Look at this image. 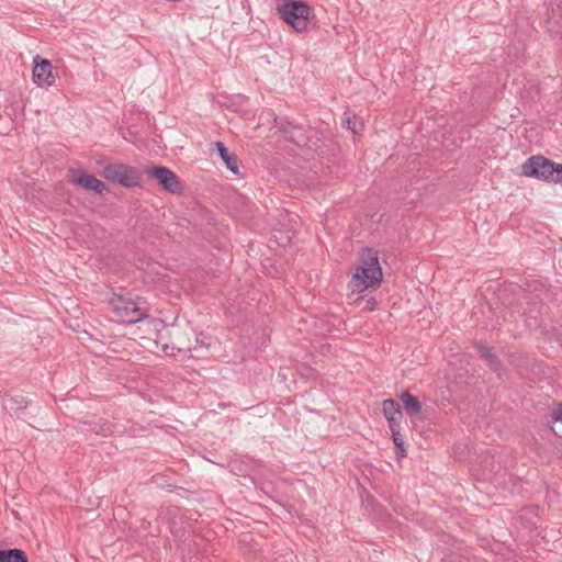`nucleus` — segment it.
<instances>
[{"mask_svg":"<svg viewBox=\"0 0 562 562\" xmlns=\"http://www.w3.org/2000/svg\"><path fill=\"white\" fill-rule=\"evenodd\" d=\"M382 269L380 267L378 252L371 248H366L355 268L350 289L352 292H362L370 286L382 281Z\"/></svg>","mask_w":562,"mask_h":562,"instance_id":"nucleus-1","label":"nucleus"},{"mask_svg":"<svg viewBox=\"0 0 562 562\" xmlns=\"http://www.w3.org/2000/svg\"><path fill=\"white\" fill-rule=\"evenodd\" d=\"M277 10L281 19L299 33L308 32L315 18L312 8L300 0H285Z\"/></svg>","mask_w":562,"mask_h":562,"instance_id":"nucleus-2","label":"nucleus"},{"mask_svg":"<svg viewBox=\"0 0 562 562\" xmlns=\"http://www.w3.org/2000/svg\"><path fill=\"white\" fill-rule=\"evenodd\" d=\"M522 175L538 180L562 183V164L541 155L529 157L521 166Z\"/></svg>","mask_w":562,"mask_h":562,"instance_id":"nucleus-3","label":"nucleus"},{"mask_svg":"<svg viewBox=\"0 0 562 562\" xmlns=\"http://www.w3.org/2000/svg\"><path fill=\"white\" fill-rule=\"evenodd\" d=\"M103 177L125 188L139 187L142 182L140 171L124 164H109L103 169Z\"/></svg>","mask_w":562,"mask_h":562,"instance_id":"nucleus-4","label":"nucleus"},{"mask_svg":"<svg viewBox=\"0 0 562 562\" xmlns=\"http://www.w3.org/2000/svg\"><path fill=\"white\" fill-rule=\"evenodd\" d=\"M111 305L114 314L125 324H136L148 317L147 310L132 299L115 296L111 300Z\"/></svg>","mask_w":562,"mask_h":562,"instance_id":"nucleus-5","label":"nucleus"},{"mask_svg":"<svg viewBox=\"0 0 562 562\" xmlns=\"http://www.w3.org/2000/svg\"><path fill=\"white\" fill-rule=\"evenodd\" d=\"M144 172L150 180H155L165 191L172 194L182 192V184L178 176L169 168L164 166L146 167Z\"/></svg>","mask_w":562,"mask_h":562,"instance_id":"nucleus-6","label":"nucleus"},{"mask_svg":"<svg viewBox=\"0 0 562 562\" xmlns=\"http://www.w3.org/2000/svg\"><path fill=\"white\" fill-rule=\"evenodd\" d=\"M32 72L33 81L40 88H48L55 82L52 63L40 55L33 57Z\"/></svg>","mask_w":562,"mask_h":562,"instance_id":"nucleus-7","label":"nucleus"},{"mask_svg":"<svg viewBox=\"0 0 562 562\" xmlns=\"http://www.w3.org/2000/svg\"><path fill=\"white\" fill-rule=\"evenodd\" d=\"M194 335L190 326L184 328L173 325L170 330L171 348L178 351H191L195 349V346L191 342V336Z\"/></svg>","mask_w":562,"mask_h":562,"instance_id":"nucleus-8","label":"nucleus"},{"mask_svg":"<svg viewBox=\"0 0 562 562\" xmlns=\"http://www.w3.org/2000/svg\"><path fill=\"white\" fill-rule=\"evenodd\" d=\"M212 150L216 151L226 168L236 176H241L239 170V158L234 153H229L227 147L222 142L211 144Z\"/></svg>","mask_w":562,"mask_h":562,"instance_id":"nucleus-9","label":"nucleus"},{"mask_svg":"<svg viewBox=\"0 0 562 562\" xmlns=\"http://www.w3.org/2000/svg\"><path fill=\"white\" fill-rule=\"evenodd\" d=\"M382 411L390 429H394V426H401L403 415L398 403L392 398H387L382 403Z\"/></svg>","mask_w":562,"mask_h":562,"instance_id":"nucleus-10","label":"nucleus"},{"mask_svg":"<svg viewBox=\"0 0 562 562\" xmlns=\"http://www.w3.org/2000/svg\"><path fill=\"white\" fill-rule=\"evenodd\" d=\"M74 183L97 194H102L106 190L104 182L95 178L93 175L79 173L75 177Z\"/></svg>","mask_w":562,"mask_h":562,"instance_id":"nucleus-11","label":"nucleus"},{"mask_svg":"<svg viewBox=\"0 0 562 562\" xmlns=\"http://www.w3.org/2000/svg\"><path fill=\"white\" fill-rule=\"evenodd\" d=\"M403 407L407 415L416 416L422 412V404L416 396L408 391H405L400 396Z\"/></svg>","mask_w":562,"mask_h":562,"instance_id":"nucleus-12","label":"nucleus"},{"mask_svg":"<svg viewBox=\"0 0 562 562\" xmlns=\"http://www.w3.org/2000/svg\"><path fill=\"white\" fill-rule=\"evenodd\" d=\"M27 405H29L27 400L23 395H20V394L7 395L3 398V407L11 414L12 413L15 414L21 409H25L27 407Z\"/></svg>","mask_w":562,"mask_h":562,"instance_id":"nucleus-13","label":"nucleus"},{"mask_svg":"<svg viewBox=\"0 0 562 562\" xmlns=\"http://www.w3.org/2000/svg\"><path fill=\"white\" fill-rule=\"evenodd\" d=\"M0 562H27V557L20 549L0 550Z\"/></svg>","mask_w":562,"mask_h":562,"instance_id":"nucleus-14","label":"nucleus"},{"mask_svg":"<svg viewBox=\"0 0 562 562\" xmlns=\"http://www.w3.org/2000/svg\"><path fill=\"white\" fill-rule=\"evenodd\" d=\"M290 127L292 128V132L284 138L288 142H291L299 146L306 144L307 136L305 135L303 127L295 123L293 124V126H290Z\"/></svg>","mask_w":562,"mask_h":562,"instance_id":"nucleus-15","label":"nucleus"},{"mask_svg":"<svg viewBox=\"0 0 562 562\" xmlns=\"http://www.w3.org/2000/svg\"><path fill=\"white\" fill-rule=\"evenodd\" d=\"M293 124L286 117H276L273 127L285 137L292 132L290 126H293Z\"/></svg>","mask_w":562,"mask_h":562,"instance_id":"nucleus-16","label":"nucleus"},{"mask_svg":"<svg viewBox=\"0 0 562 562\" xmlns=\"http://www.w3.org/2000/svg\"><path fill=\"white\" fill-rule=\"evenodd\" d=\"M476 348H477L480 356L482 358L486 359L493 368L497 367L498 360H497L496 356L492 352L491 348H488L487 346H484L482 344H477Z\"/></svg>","mask_w":562,"mask_h":562,"instance_id":"nucleus-17","label":"nucleus"},{"mask_svg":"<svg viewBox=\"0 0 562 562\" xmlns=\"http://www.w3.org/2000/svg\"><path fill=\"white\" fill-rule=\"evenodd\" d=\"M401 426H394V429H390L392 432V439L395 447L404 446V438L400 431Z\"/></svg>","mask_w":562,"mask_h":562,"instance_id":"nucleus-18","label":"nucleus"},{"mask_svg":"<svg viewBox=\"0 0 562 562\" xmlns=\"http://www.w3.org/2000/svg\"><path fill=\"white\" fill-rule=\"evenodd\" d=\"M97 434L102 436H109L113 432L112 425L109 423H104L100 426L99 429L95 430Z\"/></svg>","mask_w":562,"mask_h":562,"instance_id":"nucleus-19","label":"nucleus"},{"mask_svg":"<svg viewBox=\"0 0 562 562\" xmlns=\"http://www.w3.org/2000/svg\"><path fill=\"white\" fill-rule=\"evenodd\" d=\"M346 126L351 130L353 133H357V124L350 117H347L345 121Z\"/></svg>","mask_w":562,"mask_h":562,"instance_id":"nucleus-20","label":"nucleus"},{"mask_svg":"<svg viewBox=\"0 0 562 562\" xmlns=\"http://www.w3.org/2000/svg\"><path fill=\"white\" fill-rule=\"evenodd\" d=\"M553 426L557 424L562 425V407L558 409L555 416L552 419Z\"/></svg>","mask_w":562,"mask_h":562,"instance_id":"nucleus-21","label":"nucleus"},{"mask_svg":"<svg viewBox=\"0 0 562 562\" xmlns=\"http://www.w3.org/2000/svg\"><path fill=\"white\" fill-rule=\"evenodd\" d=\"M396 452L400 457H406V449H405V445L404 446H401V447H396Z\"/></svg>","mask_w":562,"mask_h":562,"instance_id":"nucleus-22","label":"nucleus"},{"mask_svg":"<svg viewBox=\"0 0 562 562\" xmlns=\"http://www.w3.org/2000/svg\"><path fill=\"white\" fill-rule=\"evenodd\" d=\"M368 305H369V308L372 310L374 307V305H375V302L374 301L373 302H368Z\"/></svg>","mask_w":562,"mask_h":562,"instance_id":"nucleus-23","label":"nucleus"},{"mask_svg":"<svg viewBox=\"0 0 562 562\" xmlns=\"http://www.w3.org/2000/svg\"><path fill=\"white\" fill-rule=\"evenodd\" d=\"M194 341H195V344H196V345H199V344H201V345H202V341L199 339V337H198V336H195Z\"/></svg>","mask_w":562,"mask_h":562,"instance_id":"nucleus-24","label":"nucleus"},{"mask_svg":"<svg viewBox=\"0 0 562 562\" xmlns=\"http://www.w3.org/2000/svg\"><path fill=\"white\" fill-rule=\"evenodd\" d=\"M169 348V345H165L164 349L165 351Z\"/></svg>","mask_w":562,"mask_h":562,"instance_id":"nucleus-25","label":"nucleus"}]
</instances>
